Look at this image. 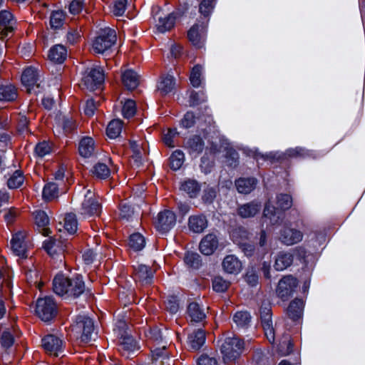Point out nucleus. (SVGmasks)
Here are the masks:
<instances>
[{
	"label": "nucleus",
	"instance_id": "obj_1",
	"mask_svg": "<svg viewBox=\"0 0 365 365\" xmlns=\"http://www.w3.org/2000/svg\"><path fill=\"white\" fill-rule=\"evenodd\" d=\"M245 348V342L237 336L227 337L221 346V353L225 364L234 363L240 357Z\"/></svg>",
	"mask_w": 365,
	"mask_h": 365
},
{
	"label": "nucleus",
	"instance_id": "obj_2",
	"mask_svg": "<svg viewBox=\"0 0 365 365\" xmlns=\"http://www.w3.org/2000/svg\"><path fill=\"white\" fill-rule=\"evenodd\" d=\"M116 41V33L114 29L106 27L101 29L92 43V51L95 53L103 54L109 50Z\"/></svg>",
	"mask_w": 365,
	"mask_h": 365
},
{
	"label": "nucleus",
	"instance_id": "obj_3",
	"mask_svg": "<svg viewBox=\"0 0 365 365\" xmlns=\"http://www.w3.org/2000/svg\"><path fill=\"white\" fill-rule=\"evenodd\" d=\"M77 202L81 204V213L88 215H98L101 211V206L91 190H83L77 197Z\"/></svg>",
	"mask_w": 365,
	"mask_h": 365
},
{
	"label": "nucleus",
	"instance_id": "obj_4",
	"mask_svg": "<svg viewBox=\"0 0 365 365\" xmlns=\"http://www.w3.org/2000/svg\"><path fill=\"white\" fill-rule=\"evenodd\" d=\"M36 313L44 322L51 320L56 314V305L51 297L40 298L36 304Z\"/></svg>",
	"mask_w": 365,
	"mask_h": 365
},
{
	"label": "nucleus",
	"instance_id": "obj_5",
	"mask_svg": "<svg viewBox=\"0 0 365 365\" xmlns=\"http://www.w3.org/2000/svg\"><path fill=\"white\" fill-rule=\"evenodd\" d=\"M104 81V74L101 68H91L86 71L80 86L84 89L94 91L100 88Z\"/></svg>",
	"mask_w": 365,
	"mask_h": 365
},
{
	"label": "nucleus",
	"instance_id": "obj_6",
	"mask_svg": "<svg viewBox=\"0 0 365 365\" xmlns=\"http://www.w3.org/2000/svg\"><path fill=\"white\" fill-rule=\"evenodd\" d=\"M66 245L62 240L61 235H56L53 237L45 241L44 248L47 253L52 257L60 258L61 261V257L66 250Z\"/></svg>",
	"mask_w": 365,
	"mask_h": 365
},
{
	"label": "nucleus",
	"instance_id": "obj_7",
	"mask_svg": "<svg viewBox=\"0 0 365 365\" xmlns=\"http://www.w3.org/2000/svg\"><path fill=\"white\" fill-rule=\"evenodd\" d=\"M297 279L292 276H285L278 283L277 294L283 301L287 300L297 287Z\"/></svg>",
	"mask_w": 365,
	"mask_h": 365
},
{
	"label": "nucleus",
	"instance_id": "obj_8",
	"mask_svg": "<svg viewBox=\"0 0 365 365\" xmlns=\"http://www.w3.org/2000/svg\"><path fill=\"white\" fill-rule=\"evenodd\" d=\"M42 346L47 354L56 357L63 352V341L53 334H48L42 339Z\"/></svg>",
	"mask_w": 365,
	"mask_h": 365
},
{
	"label": "nucleus",
	"instance_id": "obj_9",
	"mask_svg": "<svg viewBox=\"0 0 365 365\" xmlns=\"http://www.w3.org/2000/svg\"><path fill=\"white\" fill-rule=\"evenodd\" d=\"M26 233L24 232H18L14 235L11 240V248L13 252L21 258L28 257L29 245L25 241Z\"/></svg>",
	"mask_w": 365,
	"mask_h": 365
},
{
	"label": "nucleus",
	"instance_id": "obj_10",
	"mask_svg": "<svg viewBox=\"0 0 365 365\" xmlns=\"http://www.w3.org/2000/svg\"><path fill=\"white\" fill-rule=\"evenodd\" d=\"M38 73L33 67L26 68L21 75L22 84L26 88L29 93H36V89L39 87Z\"/></svg>",
	"mask_w": 365,
	"mask_h": 365
},
{
	"label": "nucleus",
	"instance_id": "obj_11",
	"mask_svg": "<svg viewBox=\"0 0 365 365\" xmlns=\"http://www.w3.org/2000/svg\"><path fill=\"white\" fill-rule=\"evenodd\" d=\"M175 215L170 210H165L158 214L155 227L161 232H165L170 230L175 225Z\"/></svg>",
	"mask_w": 365,
	"mask_h": 365
},
{
	"label": "nucleus",
	"instance_id": "obj_12",
	"mask_svg": "<svg viewBox=\"0 0 365 365\" xmlns=\"http://www.w3.org/2000/svg\"><path fill=\"white\" fill-rule=\"evenodd\" d=\"M303 237L302 232L289 227H284L280 231L279 240L286 245L299 242Z\"/></svg>",
	"mask_w": 365,
	"mask_h": 365
},
{
	"label": "nucleus",
	"instance_id": "obj_13",
	"mask_svg": "<svg viewBox=\"0 0 365 365\" xmlns=\"http://www.w3.org/2000/svg\"><path fill=\"white\" fill-rule=\"evenodd\" d=\"M145 143L142 140H130V145L133 152L131 159L133 165L139 167L143 164V158L145 155Z\"/></svg>",
	"mask_w": 365,
	"mask_h": 365
},
{
	"label": "nucleus",
	"instance_id": "obj_14",
	"mask_svg": "<svg viewBox=\"0 0 365 365\" xmlns=\"http://www.w3.org/2000/svg\"><path fill=\"white\" fill-rule=\"evenodd\" d=\"M77 328L82 329L81 341L85 343L90 341L93 331V322L91 319L87 317H78Z\"/></svg>",
	"mask_w": 365,
	"mask_h": 365
},
{
	"label": "nucleus",
	"instance_id": "obj_15",
	"mask_svg": "<svg viewBox=\"0 0 365 365\" xmlns=\"http://www.w3.org/2000/svg\"><path fill=\"white\" fill-rule=\"evenodd\" d=\"M219 152L223 153L225 163L230 167H236L238 164L239 155L237 152L227 143H221Z\"/></svg>",
	"mask_w": 365,
	"mask_h": 365
},
{
	"label": "nucleus",
	"instance_id": "obj_16",
	"mask_svg": "<svg viewBox=\"0 0 365 365\" xmlns=\"http://www.w3.org/2000/svg\"><path fill=\"white\" fill-rule=\"evenodd\" d=\"M135 278L143 284H148L151 282L155 269L145 264H138L134 267Z\"/></svg>",
	"mask_w": 365,
	"mask_h": 365
},
{
	"label": "nucleus",
	"instance_id": "obj_17",
	"mask_svg": "<svg viewBox=\"0 0 365 365\" xmlns=\"http://www.w3.org/2000/svg\"><path fill=\"white\" fill-rule=\"evenodd\" d=\"M14 17L9 11L4 10L0 12V34L7 37L14 30Z\"/></svg>",
	"mask_w": 365,
	"mask_h": 365
},
{
	"label": "nucleus",
	"instance_id": "obj_18",
	"mask_svg": "<svg viewBox=\"0 0 365 365\" xmlns=\"http://www.w3.org/2000/svg\"><path fill=\"white\" fill-rule=\"evenodd\" d=\"M262 208L260 202L252 201L241 205L237 208V214L242 218H250L258 214Z\"/></svg>",
	"mask_w": 365,
	"mask_h": 365
},
{
	"label": "nucleus",
	"instance_id": "obj_19",
	"mask_svg": "<svg viewBox=\"0 0 365 365\" xmlns=\"http://www.w3.org/2000/svg\"><path fill=\"white\" fill-rule=\"evenodd\" d=\"M204 30L203 25L195 24L187 32L189 41L195 46L200 48L204 42Z\"/></svg>",
	"mask_w": 365,
	"mask_h": 365
},
{
	"label": "nucleus",
	"instance_id": "obj_20",
	"mask_svg": "<svg viewBox=\"0 0 365 365\" xmlns=\"http://www.w3.org/2000/svg\"><path fill=\"white\" fill-rule=\"evenodd\" d=\"M218 246V240L213 234L207 235L200 242V252L205 255H212Z\"/></svg>",
	"mask_w": 365,
	"mask_h": 365
},
{
	"label": "nucleus",
	"instance_id": "obj_21",
	"mask_svg": "<svg viewBox=\"0 0 365 365\" xmlns=\"http://www.w3.org/2000/svg\"><path fill=\"white\" fill-rule=\"evenodd\" d=\"M96 151V145L93 139L91 137H83L78 143L79 154L84 158L92 156Z\"/></svg>",
	"mask_w": 365,
	"mask_h": 365
},
{
	"label": "nucleus",
	"instance_id": "obj_22",
	"mask_svg": "<svg viewBox=\"0 0 365 365\" xmlns=\"http://www.w3.org/2000/svg\"><path fill=\"white\" fill-rule=\"evenodd\" d=\"M18 98V90L12 84L0 85V101L14 102Z\"/></svg>",
	"mask_w": 365,
	"mask_h": 365
},
{
	"label": "nucleus",
	"instance_id": "obj_23",
	"mask_svg": "<svg viewBox=\"0 0 365 365\" xmlns=\"http://www.w3.org/2000/svg\"><path fill=\"white\" fill-rule=\"evenodd\" d=\"M187 314L190 318L191 323H199L202 322L206 317L205 309L201 307L199 304L192 302L187 307Z\"/></svg>",
	"mask_w": 365,
	"mask_h": 365
},
{
	"label": "nucleus",
	"instance_id": "obj_24",
	"mask_svg": "<svg viewBox=\"0 0 365 365\" xmlns=\"http://www.w3.org/2000/svg\"><path fill=\"white\" fill-rule=\"evenodd\" d=\"M34 218L39 232L44 236H48L51 233V230L47 227L49 219L46 213L42 210L36 211L34 212Z\"/></svg>",
	"mask_w": 365,
	"mask_h": 365
},
{
	"label": "nucleus",
	"instance_id": "obj_25",
	"mask_svg": "<svg viewBox=\"0 0 365 365\" xmlns=\"http://www.w3.org/2000/svg\"><path fill=\"white\" fill-rule=\"evenodd\" d=\"M263 216L267 218L272 225H278L283 219L282 212L279 210H277L269 202H267L264 205Z\"/></svg>",
	"mask_w": 365,
	"mask_h": 365
},
{
	"label": "nucleus",
	"instance_id": "obj_26",
	"mask_svg": "<svg viewBox=\"0 0 365 365\" xmlns=\"http://www.w3.org/2000/svg\"><path fill=\"white\" fill-rule=\"evenodd\" d=\"M123 86L130 91L135 89L139 85V76L133 70H127L122 73Z\"/></svg>",
	"mask_w": 365,
	"mask_h": 365
},
{
	"label": "nucleus",
	"instance_id": "obj_27",
	"mask_svg": "<svg viewBox=\"0 0 365 365\" xmlns=\"http://www.w3.org/2000/svg\"><path fill=\"white\" fill-rule=\"evenodd\" d=\"M175 81L174 78L169 74L163 76L158 83V90L161 96H165L174 90Z\"/></svg>",
	"mask_w": 365,
	"mask_h": 365
},
{
	"label": "nucleus",
	"instance_id": "obj_28",
	"mask_svg": "<svg viewBox=\"0 0 365 365\" xmlns=\"http://www.w3.org/2000/svg\"><path fill=\"white\" fill-rule=\"evenodd\" d=\"M222 267L229 274H237L241 270L242 264L234 255H227L223 259Z\"/></svg>",
	"mask_w": 365,
	"mask_h": 365
},
{
	"label": "nucleus",
	"instance_id": "obj_29",
	"mask_svg": "<svg viewBox=\"0 0 365 365\" xmlns=\"http://www.w3.org/2000/svg\"><path fill=\"white\" fill-rule=\"evenodd\" d=\"M294 257L293 255L287 252H279L274 262V268L278 271H282L287 267H289L293 262Z\"/></svg>",
	"mask_w": 365,
	"mask_h": 365
},
{
	"label": "nucleus",
	"instance_id": "obj_30",
	"mask_svg": "<svg viewBox=\"0 0 365 365\" xmlns=\"http://www.w3.org/2000/svg\"><path fill=\"white\" fill-rule=\"evenodd\" d=\"M188 226L190 230L200 233L207 226V220L203 215H193L189 218Z\"/></svg>",
	"mask_w": 365,
	"mask_h": 365
},
{
	"label": "nucleus",
	"instance_id": "obj_31",
	"mask_svg": "<svg viewBox=\"0 0 365 365\" xmlns=\"http://www.w3.org/2000/svg\"><path fill=\"white\" fill-rule=\"evenodd\" d=\"M69 278L63 275H58L53 279V289L55 293L58 295L68 294L69 288Z\"/></svg>",
	"mask_w": 365,
	"mask_h": 365
},
{
	"label": "nucleus",
	"instance_id": "obj_32",
	"mask_svg": "<svg viewBox=\"0 0 365 365\" xmlns=\"http://www.w3.org/2000/svg\"><path fill=\"white\" fill-rule=\"evenodd\" d=\"M303 301L299 299L292 300L287 309V316L292 320H297L302 314Z\"/></svg>",
	"mask_w": 365,
	"mask_h": 365
},
{
	"label": "nucleus",
	"instance_id": "obj_33",
	"mask_svg": "<svg viewBox=\"0 0 365 365\" xmlns=\"http://www.w3.org/2000/svg\"><path fill=\"white\" fill-rule=\"evenodd\" d=\"M69 288L68 294L73 297H77L85 291V284L81 277H76L69 279Z\"/></svg>",
	"mask_w": 365,
	"mask_h": 365
},
{
	"label": "nucleus",
	"instance_id": "obj_34",
	"mask_svg": "<svg viewBox=\"0 0 365 365\" xmlns=\"http://www.w3.org/2000/svg\"><path fill=\"white\" fill-rule=\"evenodd\" d=\"M189 344L193 350H198L205 343V333L202 329H198L190 334Z\"/></svg>",
	"mask_w": 365,
	"mask_h": 365
},
{
	"label": "nucleus",
	"instance_id": "obj_35",
	"mask_svg": "<svg viewBox=\"0 0 365 365\" xmlns=\"http://www.w3.org/2000/svg\"><path fill=\"white\" fill-rule=\"evenodd\" d=\"M175 21V17L172 14L164 16H160L156 23V28L158 31L164 33L174 26Z\"/></svg>",
	"mask_w": 365,
	"mask_h": 365
},
{
	"label": "nucleus",
	"instance_id": "obj_36",
	"mask_svg": "<svg viewBox=\"0 0 365 365\" xmlns=\"http://www.w3.org/2000/svg\"><path fill=\"white\" fill-rule=\"evenodd\" d=\"M257 184L255 178H240L235 182L237 190L242 194H248L253 190Z\"/></svg>",
	"mask_w": 365,
	"mask_h": 365
},
{
	"label": "nucleus",
	"instance_id": "obj_37",
	"mask_svg": "<svg viewBox=\"0 0 365 365\" xmlns=\"http://www.w3.org/2000/svg\"><path fill=\"white\" fill-rule=\"evenodd\" d=\"M67 51L62 45H56L52 47L48 53V58L51 61L56 63H62L66 58Z\"/></svg>",
	"mask_w": 365,
	"mask_h": 365
},
{
	"label": "nucleus",
	"instance_id": "obj_38",
	"mask_svg": "<svg viewBox=\"0 0 365 365\" xmlns=\"http://www.w3.org/2000/svg\"><path fill=\"white\" fill-rule=\"evenodd\" d=\"M262 324L263 329L264 331V334L267 336V339L272 342L274 340V331L272 327V323L271 320V316L269 314V310L267 309V312L264 315L262 314Z\"/></svg>",
	"mask_w": 365,
	"mask_h": 365
},
{
	"label": "nucleus",
	"instance_id": "obj_39",
	"mask_svg": "<svg viewBox=\"0 0 365 365\" xmlns=\"http://www.w3.org/2000/svg\"><path fill=\"white\" fill-rule=\"evenodd\" d=\"M123 123L120 120H111L107 126L106 133L110 138H116L121 133Z\"/></svg>",
	"mask_w": 365,
	"mask_h": 365
},
{
	"label": "nucleus",
	"instance_id": "obj_40",
	"mask_svg": "<svg viewBox=\"0 0 365 365\" xmlns=\"http://www.w3.org/2000/svg\"><path fill=\"white\" fill-rule=\"evenodd\" d=\"M58 196V186L51 182L47 183L43 190V197L46 200H52Z\"/></svg>",
	"mask_w": 365,
	"mask_h": 365
},
{
	"label": "nucleus",
	"instance_id": "obj_41",
	"mask_svg": "<svg viewBox=\"0 0 365 365\" xmlns=\"http://www.w3.org/2000/svg\"><path fill=\"white\" fill-rule=\"evenodd\" d=\"M186 147L190 152L200 153L204 149V142L199 135H194L187 141Z\"/></svg>",
	"mask_w": 365,
	"mask_h": 365
},
{
	"label": "nucleus",
	"instance_id": "obj_42",
	"mask_svg": "<svg viewBox=\"0 0 365 365\" xmlns=\"http://www.w3.org/2000/svg\"><path fill=\"white\" fill-rule=\"evenodd\" d=\"M180 189L187 192L190 197H193L198 194L200 187L197 181L187 180L181 185Z\"/></svg>",
	"mask_w": 365,
	"mask_h": 365
},
{
	"label": "nucleus",
	"instance_id": "obj_43",
	"mask_svg": "<svg viewBox=\"0 0 365 365\" xmlns=\"http://www.w3.org/2000/svg\"><path fill=\"white\" fill-rule=\"evenodd\" d=\"M233 322L237 327L246 328L251 322V317L247 312H237L233 316Z\"/></svg>",
	"mask_w": 365,
	"mask_h": 365
},
{
	"label": "nucleus",
	"instance_id": "obj_44",
	"mask_svg": "<svg viewBox=\"0 0 365 365\" xmlns=\"http://www.w3.org/2000/svg\"><path fill=\"white\" fill-rule=\"evenodd\" d=\"M184 160V153L181 150H177L170 158V166L174 170H178L182 165Z\"/></svg>",
	"mask_w": 365,
	"mask_h": 365
},
{
	"label": "nucleus",
	"instance_id": "obj_45",
	"mask_svg": "<svg viewBox=\"0 0 365 365\" xmlns=\"http://www.w3.org/2000/svg\"><path fill=\"white\" fill-rule=\"evenodd\" d=\"M145 244V238L139 233H134L130 236L128 245L135 251L141 250Z\"/></svg>",
	"mask_w": 365,
	"mask_h": 365
},
{
	"label": "nucleus",
	"instance_id": "obj_46",
	"mask_svg": "<svg viewBox=\"0 0 365 365\" xmlns=\"http://www.w3.org/2000/svg\"><path fill=\"white\" fill-rule=\"evenodd\" d=\"M293 344L291 341L289 336H284L278 345V352L282 356H287L292 351Z\"/></svg>",
	"mask_w": 365,
	"mask_h": 365
},
{
	"label": "nucleus",
	"instance_id": "obj_47",
	"mask_svg": "<svg viewBox=\"0 0 365 365\" xmlns=\"http://www.w3.org/2000/svg\"><path fill=\"white\" fill-rule=\"evenodd\" d=\"M64 228L68 234L73 235L77 230V220L76 215L73 213L67 214L64 220Z\"/></svg>",
	"mask_w": 365,
	"mask_h": 365
},
{
	"label": "nucleus",
	"instance_id": "obj_48",
	"mask_svg": "<svg viewBox=\"0 0 365 365\" xmlns=\"http://www.w3.org/2000/svg\"><path fill=\"white\" fill-rule=\"evenodd\" d=\"M24 180V178L22 173L19 170H16L9 178L7 185L10 189H16L23 184Z\"/></svg>",
	"mask_w": 365,
	"mask_h": 365
},
{
	"label": "nucleus",
	"instance_id": "obj_49",
	"mask_svg": "<svg viewBox=\"0 0 365 365\" xmlns=\"http://www.w3.org/2000/svg\"><path fill=\"white\" fill-rule=\"evenodd\" d=\"M146 337L148 340L155 342L157 344H160L163 341V339H166V336H163L160 329L158 327L150 329L148 332L145 334Z\"/></svg>",
	"mask_w": 365,
	"mask_h": 365
},
{
	"label": "nucleus",
	"instance_id": "obj_50",
	"mask_svg": "<svg viewBox=\"0 0 365 365\" xmlns=\"http://www.w3.org/2000/svg\"><path fill=\"white\" fill-rule=\"evenodd\" d=\"M277 205L280 210H288L292 205V199L289 195L280 194L277 197Z\"/></svg>",
	"mask_w": 365,
	"mask_h": 365
},
{
	"label": "nucleus",
	"instance_id": "obj_51",
	"mask_svg": "<svg viewBox=\"0 0 365 365\" xmlns=\"http://www.w3.org/2000/svg\"><path fill=\"white\" fill-rule=\"evenodd\" d=\"M136 111L135 102L133 100H127L122 108V113L124 118H129L134 115Z\"/></svg>",
	"mask_w": 365,
	"mask_h": 365
},
{
	"label": "nucleus",
	"instance_id": "obj_52",
	"mask_svg": "<svg viewBox=\"0 0 365 365\" xmlns=\"http://www.w3.org/2000/svg\"><path fill=\"white\" fill-rule=\"evenodd\" d=\"M93 173L98 178L106 179L110 175V170L106 164L98 163L93 167Z\"/></svg>",
	"mask_w": 365,
	"mask_h": 365
},
{
	"label": "nucleus",
	"instance_id": "obj_53",
	"mask_svg": "<svg viewBox=\"0 0 365 365\" xmlns=\"http://www.w3.org/2000/svg\"><path fill=\"white\" fill-rule=\"evenodd\" d=\"M65 18V14L61 11H53L50 18V24L52 28L58 29L61 26Z\"/></svg>",
	"mask_w": 365,
	"mask_h": 365
},
{
	"label": "nucleus",
	"instance_id": "obj_54",
	"mask_svg": "<svg viewBox=\"0 0 365 365\" xmlns=\"http://www.w3.org/2000/svg\"><path fill=\"white\" fill-rule=\"evenodd\" d=\"M202 66L200 65L195 66L190 73V80L194 87H198L200 85V76L202 74Z\"/></svg>",
	"mask_w": 365,
	"mask_h": 365
},
{
	"label": "nucleus",
	"instance_id": "obj_55",
	"mask_svg": "<svg viewBox=\"0 0 365 365\" xmlns=\"http://www.w3.org/2000/svg\"><path fill=\"white\" fill-rule=\"evenodd\" d=\"M230 282L221 277H216L212 281L213 289L218 292H222L227 289Z\"/></svg>",
	"mask_w": 365,
	"mask_h": 365
},
{
	"label": "nucleus",
	"instance_id": "obj_56",
	"mask_svg": "<svg viewBox=\"0 0 365 365\" xmlns=\"http://www.w3.org/2000/svg\"><path fill=\"white\" fill-rule=\"evenodd\" d=\"M215 0H202L199 6L200 14L205 16L210 15L215 6Z\"/></svg>",
	"mask_w": 365,
	"mask_h": 365
},
{
	"label": "nucleus",
	"instance_id": "obj_57",
	"mask_svg": "<svg viewBox=\"0 0 365 365\" xmlns=\"http://www.w3.org/2000/svg\"><path fill=\"white\" fill-rule=\"evenodd\" d=\"M185 263L191 267L197 268L200 264V256L195 252H187L185 257Z\"/></svg>",
	"mask_w": 365,
	"mask_h": 365
},
{
	"label": "nucleus",
	"instance_id": "obj_58",
	"mask_svg": "<svg viewBox=\"0 0 365 365\" xmlns=\"http://www.w3.org/2000/svg\"><path fill=\"white\" fill-rule=\"evenodd\" d=\"M35 152L38 156L42 158L51 152V146L48 142L43 141L36 146Z\"/></svg>",
	"mask_w": 365,
	"mask_h": 365
},
{
	"label": "nucleus",
	"instance_id": "obj_59",
	"mask_svg": "<svg viewBox=\"0 0 365 365\" xmlns=\"http://www.w3.org/2000/svg\"><path fill=\"white\" fill-rule=\"evenodd\" d=\"M178 135L176 129H168L167 133L163 135V140L164 143L170 148L175 147L174 138Z\"/></svg>",
	"mask_w": 365,
	"mask_h": 365
},
{
	"label": "nucleus",
	"instance_id": "obj_60",
	"mask_svg": "<svg viewBox=\"0 0 365 365\" xmlns=\"http://www.w3.org/2000/svg\"><path fill=\"white\" fill-rule=\"evenodd\" d=\"M166 309L171 314H175L179 309L178 300L175 296H169L165 302Z\"/></svg>",
	"mask_w": 365,
	"mask_h": 365
},
{
	"label": "nucleus",
	"instance_id": "obj_61",
	"mask_svg": "<svg viewBox=\"0 0 365 365\" xmlns=\"http://www.w3.org/2000/svg\"><path fill=\"white\" fill-rule=\"evenodd\" d=\"M120 346L122 349L128 351H134L137 349L135 341L132 337L128 336L123 337V341L120 343Z\"/></svg>",
	"mask_w": 365,
	"mask_h": 365
},
{
	"label": "nucleus",
	"instance_id": "obj_62",
	"mask_svg": "<svg viewBox=\"0 0 365 365\" xmlns=\"http://www.w3.org/2000/svg\"><path fill=\"white\" fill-rule=\"evenodd\" d=\"M126 4L127 0H116L113 10L114 15L118 16H122L125 11Z\"/></svg>",
	"mask_w": 365,
	"mask_h": 365
},
{
	"label": "nucleus",
	"instance_id": "obj_63",
	"mask_svg": "<svg viewBox=\"0 0 365 365\" xmlns=\"http://www.w3.org/2000/svg\"><path fill=\"white\" fill-rule=\"evenodd\" d=\"M134 213L133 209L126 202L121 203L120 216L122 219L128 220Z\"/></svg>",
	"mask_w": 365,
	"mask_h": 365
},
{
	"label": "nucleus",
	"instance_id": "obj_64",
	"mask_svg": "<svg viewBox=\"0 0 365 365\" xmlns=\"http://www.w3.org/2000/svg\"><path fill=\"white\" fill-rule=\"evenodd\" d=\"M195 123V117L191 112H187L181 120V125L185 128L192 127Z\"/></svg>",
	"mask_w": 365,
	"mask_h": 365
}]
</instances>
